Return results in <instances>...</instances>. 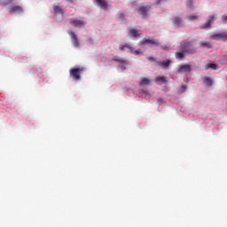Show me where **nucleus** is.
Returning a JSON list of instances; mask_svg holds the SVG:
<instances>
[{
    "label": "nucleus",
    "mask_w": 227,
    "mask_h": 227,
    "mask_svg": "<svg viewBox=\"0 0 227 227\" xmlns=\"http://www.w3.org/2000/svg\"><path fill=\"white\" fill-rule=\"evenodd\" d=\"M13 0H1V6H8V4H12Z\"/></svg>",
    "instance_id": "obj_21"
},
{
    "label": "nucleus",
    "mask_w": 227,
    "mask_h": 227,
    "mask_svg": "<svg viewBox=\"0 0 227 227\" xmlns=\"http://www.w3.org/2000/svg\"><path fill=\"white\" fill-rule=\"evenodd\" d=\"M123 45H124L125 49H129L130 51V52L133 53V51H134L133 46L129 45V43H124Z\"/></svg>",
    "instance_id": "obj_27"
},
{
    "label": "nucleus",
    "mask_w": 227,
    "mask_h": 227,
    "mask_svg": "<svg viewBox=\"0 0 227 227\" xmlns=\"http://www.w3.org/2000/svg\"><path fill=\"white\" fill-rule=\"evenodd\" d=\"M53 14L55 16H57V15L64 16V11L60 6L55 5V6H53Z\"/></svg>",
    "instance_id": "obj_12"
},
{
    "label": "nucleus",
    "mask_w": 227,
    "mask_h": 227,
    "mask_svg": "<svg viewBox=\"0 0 227 227\" xmlns=\"http://www.w3.org/2000/svg\"><path fill=\"white\" fill-rule=\"evenodd\" d=\"M168 0H155V4H161L162 2H167Z\"/></svg>",
    "instance_id": "obj_30"
},
{
    "label": "nucleus",
    "mask_w": 227,
    "mask_h": 227,
    "mask_svg": "<svg viewBox=\"0 0 227 227\" xmlns=\"http://www.w3.org/2000/svg\"><path fill=\"white\" fill-rule=\"evenodd\" d=\"M112 60L114 61V62H118V63L123 64V65H128V62L126 60L122 59L121 58H120L118 56H114L112 59Z\"/></svg>",
    "instance_id": "obj_15"
},
{
    "label": "nucleus",
    "mask_w": 227,
    "mask_h": 227,
    "mask_svg": "<svg viewBox=\"0 0 227 227\" xmlns=\"http://www.w3.org/2000/svg\"><path fill=\"white\" fill-rule=\"evenodd\" d=\"M170 64H171V61L168 59L167 61H163L162 63H160V66L162 67L163 68H168Z\"/></svg>",
    "instance_id": "obj_20"
},
{
    "label": "nucleus",
    "mask_w": 227,
    "mask_h": 227,
    "mask_svg": "<svg viewBox=\"0 0 227 227\" xmlns=\"http://www.w3.org/2000/svg\"><path fill=\"white\" fill-rule=\"evenodd\" d=\"M129 35H130L133 38H137L140 36V33L137 29L136 28H130L129 30Z\"/></svg>",
    "instance_id": "obj_13"
},
{
    "label": "nucleus",
    "mask_w": 227,
    "mask_h": 227,
    "mask_svg": "<svg viewBox=\"0 0 227 227\" xmlns=\"http://www.w3.org/2000/svg\"><path fill=\"white\" fill-rule=\"evenodd\" d=\"M186 88H187V87H186L185 85H182V86H181V89H180V90H179L180 93H184V91L186 90Z\"/></svg>",
    "instance_id": "obj_28"
},
{
    "label": "nucleus",
    "mask_w": 227,
    "mask_h": 227,
    "mask_svg": "<svg viewBox=\"0 0 227 227\" xmlns=\"http://www.w3.org/2000/svg\"><path fill=\"white\" fill-rule=\"evenodd\" d=\"M69 23L74 27H84L86 24L85 21L82 20H77V19H70Z\"/></svg>",
    "instance_id": "obj_6"
},
{
    "label": "nucleus",
    "mask_w": 227,
    "mask_h": 227,
    "mask_svg": "<svg viewBox=\"0 0 227 227\" xmlns=\"http://www.w3.org/2000/svg\"><path fill=\"white\" fill-rule=\"evenodd\" d=\"M160 48L163 49V50H166V49H167V47H166V46H163V45H161Z\"/></svg>",
    "instance_id": "obj_37"
},
{
    "label": "nucleus",
    "mask_w": 227,
    "mask_h": 227,
    "mask_svg": "<svg viewBox=\"0 0 227 227\" xmlns=\"http://www.w3.org/2000/svg\"><path fill=\"white\" fill-rule=\"evenodd\" d=\"M172 22L176 27H184V20L182 18L176 16L172 19Z\"/></svg>",
    "instance_id": "obj_8"
},
{
    "label": "nucleus",
    "mask_w": 227,
    "mask_h": 227,
    "mask_svg": "<svg viewBox=\"0 0 227 227\" xmlns=\"http://www.w3.org/2000/svg\"><path fill=\"white\" fill-rule=\"evenodd\" d=\"M82 71H84V68H72L69 70V74L74 80L79 81L82 78L81 74Z\"/></svg>",
    "instance_id": "obj_1"
},
{
    "label": "nucleus",
    "mask_w": 227,
    "mask_h": 227,
    "mask_svg": "<svg viewBox=\"0 0 227 227\" xmlns=\"http://www.w3.org/2000/svg\"><path fill=\"white\" fill-rule=\"evenodd\" d=\"M120 67H121V69L122 71H124V70L127 69L126 67H124V66H121Z\"/></svg>",
    "instance_id": "obj_36"
},
{
    "label": "nucleus",
    "mask_w": 227,
    "mask_h": 227,
    "mask_svg": "<svg viewBox=\"0 0 227 227\" xmlns=\"http://www.w3.org/2000/svg\"><path fill=\"white\" fill-rule=\"evenodd\" d=\"M220 64L222 65H226L227 64V53H225L223 55V57L222 58V59L220 60Z\"/></svg>",
    "instance_id": "obj_25"
},
{
    "label": "nucleus",
    "mask_w": 227,
    "mask_h": 227,
    "mask_svg": "<svg viewBox=\"0 0 227 227\" xmlns=\"http://www.w3.org/2000/svg\"><path fill=\"white\" fill-rule=\"evenodd\" d=\"M191 46V42L189 41H184L181 43V49L183 50V52H188V48Z\"/></svg>",
    "instance_id": "obj_14"
},
{
    "label": "nucleus",
    "mask_w": 227,
    "mask_h": 227,
    "mask_svg": "<svg viewBox=\"0 0 227 227\" xmlns=\"http://www.w3.org/2000/svg\"><path fill=\"white\" fill-rule=\"evenodd\" d=\"M200 46L207 49H212L213 45L209 42H200Z\"/></svg>",
    "instance_id": "obj_16"
},
{
    "label": "nucleus",
    "mask_w": 227,
    "mask_h": 227,
    "mask_svg": "<svg viewBox=\"0 0 227 227\" xmlns=\"http://www.w3.org/2000/svg\"><path fill=\"white\" fill-rule=\"evenodd\" d=\"M192 71V67L190 65H182L181 67H179L178 68V73L182 74V73H190Z\"/></svg>",
    "instance_id": "obj_10"
},
{
    "label": "nucleus",
    "mask_w": 227,
    "mask_h": 227,
    "mask_svg": "<svg viewBox=\"0 0 227 227\" xmlns=\"http://www.w3.org/2000/svg\"><path fill=\"white\" fill-rule=\"evenodd\" d=\"M226 106H227V102H226Z\"/></svg>",
    "instance_id": "obj_39"
},
{
    "label": "nucleus",
    "mask_w": 227,
    "mask_h": 227,
    "mask_svg": "<svg viewBox=\"0 0 227 227\" xmlns=\"http://www.w3.org/2000/svg\"><path fill=\"white\" fill-rule=\"evenodd\" d=\"M214 21H215V16L213 15L209 16L207 22L200 26V29L210 28L211 25L214 24Z\"/></svg>",
    "instance_id": "obj_7"
},
{
    "label": "nucleus",
    "mask_w": 227,
    "mask_h": 227,
    "mask_svg": "<svg viewBox=\"0 0 227 227\" xmlns=\"http://www.w3.org/2000/svg\"><path fill=\"white\" fill-rule=\"evenodd\" d=\"M150 82H151V80L149 78H142L140 82H138V85L145 86V85L150 84Z\"/></svg>",
    "instance_id": "obj_17"
},
{
    "label": "nucleus",
    "mask_w": 227,
    "mask_h": 227,
    "mask_svg": "<svg viewBox=\"0 0 227 227\" xmlns=\"http://www.w3.org/2000/svg\"><path fill=\"white\" fill-rule=\"evenodd\" d=\"M222 20H223V23L227 22V15L222 16Z\"/></svg>",
    "instance_id": "obj_33"
},
{
    "label": "nucleus",
    "mask_w": 227,
    "mask_h": 227,
    "mask_svg": "<svg viewBox=\"0 0 227 227\" xmlns=\"http://www.w3.org/2000/svg\"><path fill=\"white\" fill-rule=\"evenodd\" d=\"M154 81L155 82H162V83L168 82L166 77L164 76H157Z\"/></svg>",
    "instance_id": "obj_19"
},
{
    "label": "nucleus",
    "mask_w": 227,
    "mask_h": 227,
    "mask_svg": "<svg viewBox=\"0 0 227 227\" xmlns=\"http://www.w3.org/2000/svg\"><path fill=\"white\" fill-rule=\"evenodd\" d=\"M151 8L150 4L142 5L138 8V13L142 16V19H145L148 16V12H150Z\"/></svg>",
    "instance_id": "obj_3"
},
{
    "label": "nucleus",
    "mask_w": 227,
    "mask_h": 227,
    "mask_svg": "<svg viewBox=\"0 0 227 227\" xmlns=\"http://www.w3.org/2000/svg\"><path fill=\"white\" fill-rule=\"evenodd\" d=\"M193 0H187L186 1V6H187V8H191V9H192L193 8Z\"/></svg>",
    "instance_id": "obj_26"
},
{
    "label": "nucleus",
    "mask_w": 227,
    "mask_h": 227,
    "mask_svg": "<svg viewBox=\"0 0 227 227\" xmlns=\"http://www.w3.org/2000/svg\"><path fill=\"white\" fill-rule=\"evenodd\" d=\"M120 19L124 20V14L122 12H121V14H120Z\"/></svg>",
    "instance_id": "obj_34"
},
{
    "label": "nucleus",
    "mask_w": 227,
    "mask_h": 227,
    "mask_svg": "<svg viewBox=\"0 0 227 227\" xmlns=\"http://www.w3.org/2000/svg\"><path fill=\"white\" fill-rule=\"evenodd\" d=\"M204 82L207 86H212L213 85V80L210 77H207L204 80Z\"/></svg>",
    "instance_id": "obj_22"
},
{
    "label": "nucleus",
    "mask_w": 227,
    "mask_h": 227,
    "mask_svg": "<svg viewBox=\"0 0 227 227\" xmlns=\"http://www.w3.org/2000/svg\"><path fill=\"white\" fill-rule=\"evenodd\" d=\"M67 1H69V2H71V3L73 2V0H67Z\"/></svg>",
    "instance_id": "obj_38"
},
{
    "label": "nucleus",
    "mask_w": 227,
    "mask_h": 227,
    "mask_svg": "<svg viewBox=\"0 0 227 227\" xmlns=\"http://www.w3.org/2000/svg\"><path fill=\"white\" fill-rule=\"evenodd\" d=\"M213 40L227 42V32L216 33L211 35Z\"/></svg>",
    "instance_id": "obj_5"
},
{
    "label": "nucleus",
    "mask_w": 227,
    "mask_h": 227,
    "mask_svg": "<svg viewBox=\"0 0 227 227\" xmlns=\"http://www.w3.org/2000/svg\"><path fill=\"white\" fill-rule=\"evenodd\" d=\"M148 60H149V61H152V62H154V61H155V59L151 57V58L148 59Z\"/></svg>",
    "instance_id": "obj_35"
},
{
    "label": "nucleus",
    "mask_w": 227,
    "mask_h": 227,
    "mask_svg": "<svg viewBox=\"0 0 227 227\" xmlns=\"http://www.w3.org/2000/svg\"><path fill=\"white\" fill-rule=\"evenodd\" d=\"M204 68L206 69V70H208V69H213V70H217L218 69V67H217V65L216 64H207L205 67H204Z\"/></svg>",
    "instance_id": "obj_18"
},
{
    "label": "nucleus",
    "mask_w": 227,
    "mask_h": 227,
    "mask_svg": "<svg viewBox=\"0 0 227 227\" xmlns=\"http://www.w3.org/2000/svg\"><path fill=\"white\" fill-rule=\"evenodd\" d=\"M164 102V99L162 98H158V104L161 106Z\"/></svg>",
    "instance_id": "obj_29"
},
{
    "label": "nucleus",
    "mask_w": 227,
    "mask_h": 227,
    "mask_svg": "<svg viewBox=\"0 0 227 227\" xmlns=\"http://www.w3.org/2000/svg\"><path fill=\"white\" fill-rule=\"evenodd\" d=\"M23 12V9L21 6H19V5H14L12 7H11L9 9V13L10 14H13V13H21Z\"/></svg>",
    "instance_id": "obj_11"
},
{
    "label": "nucleus",
    "mask_w": 227,
    "mask_h": 227,
    "mask_svg": "<svg viewBox=\"0 0 227 227\" xmlns=\"http://www.w3.org/2000/svg\"><path fill=\"white\" fill-rule=\"evenodd\" d=\"M125 46L123 45V43H121L120 44V51H125Z\"/></svg>",
    "instance_id": "obj_31"
},
{
    "label": "nucleus",
    "mask_w": 227,
    "mask_h": 227,
    "mask_svg": "<svg viewBox=\"0 0 227 227\" xmlns=\"http://www.w3.org/2000/svg\"><path fill=\"white\" fill-rule=\"evenodd\" d=\"M98 6L106 12L108 10V3L106 0H95Z\"/></svg>",
    "instance_id": "obj_9"
},
{
    "label": "nucleus",
    "mask_w": 227,
    "mask_h": 227,
    "mask_svg": "<svg viewBox=\"0 0 227 227\" xmlns=\"http://www.w3.org/2000/svg\"><path fill=\"white\" fill-rule=\"evenodd\" d=\"M184 51H176V59H184Z\"/></svg>",
    "instance_id": "obj_23"
},
{
    "label": "nucleus",
    "mask_w": 227,
    "mask_h": 227,
    "mask_svg": "<svg viewBox=\"0 0 227 227\" xmlns=\"http://www.w3.org/2000/svg\"><path fill=\"white\" fill-rule=\"evenodd\" d=\"M68 35L71 38L72 44L74 48H78L80 46V41L77 35L74 31L68 32Z\"/></svg>",
    "instance_id": "obj_4"
},
{
    "label": "nucleus",
    "mask_w": 227,
    "mask_h": 227,
    "mask_svg": "<svg viewBox=\"0 0 227 227\" xmlns=\"http://www.w3.org/2000/svg\"><path fill=\"white\" fill-rule=\"evenodd\" d=\"M197 19H198V16H197V15H194V14L186 17V20H187L188 21H194V20H196Z\"/></svg>",
    "instance_id": "obj_24"
},
{
    "label": "nucleus",
    "mask_w": 227,
    "mask_h": 227,
    "mask_svg": "<svg viewBox=\"0 0 227 227\" xmlns=\"http://www.w3.org/2000/svg\"><path fill=\"white\" fill-rule=\"evenodd\" d=\"M133 53H135V55L142 54L141 50H135V51H133Z\"/></svg>",
    "instance_id": "obj_32"
},
{
    "label": "nucleus",
    "mask_w": 227,
    "mask_h": 227,
    "mask_svg": "<svg viewBox=\"0 0 227 227\" xmlns=\"http://www.w3.org/2000/svg\"><path fill=\"white\" fill-rule=\"evenodd\" d=\"M139 45H145V44H153L155 46H160V40L159 39H151V38H143L138 42Z\"/></svg>",
    "instance_id": "obj_2"
}]
</instances>
